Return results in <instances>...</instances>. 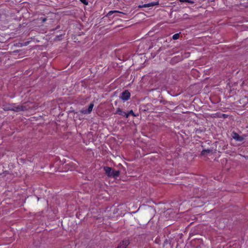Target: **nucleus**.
Masks as SVG:
<instances>
[{"mask_svg": "<svg viewBox=\"0 0 248 248\" xmlns=\"http://www.w3.org/2000/svg\"><path fill=\"white\" fill-rule=\"evenodd\" d=\"M4 110H12L16 112H19L20 111H24L27 108H26L22 105H18L16 106L14 105H9L4 108Z\"/></svg>", "mask_w": 248, "mask_h": 248, "instance_id": "f257e3e1", "label": "nucleus"}, {"mask_svg": "<svg viewBox=\"0 0 248 248\" xmlns=\"http://www.w3.org/2000/svg\"><path fill=\"white\" fill-rule=\"evenodd\" d=\"M104 170L109 177L115 178L118 177L120 174V171L119 170H112L110 167H104Z\"/></svg>", "mask_w": 248, "mask_h": 248, "instance_id": "f03ea898", "label": "nucleus"}, {"mask_svg": "<svg viewBox=\"0 0 248 248\" xmlns=\"http://www.w3.org/2000/svg\"><path fill=\"white\" fill-rule=\"evenodd\" d=\"M130 93L128 90L124 91L120 96V98L124 101H127L130 99Z\"/></svg>", "mask_w": 248, "mask_h": 248, "instance_id": "7ed1b4c3", "label": "nucleus"}, {"mask_svg": "<svg viewBox=\"0 0 248 248\" xmlns=\"http://www.w3.org/2000/svg\"><path fill=\"white\" fill-rule=\"evenodd\" d=\"M232 136L233 139L238 141H242L244 140V138L240 136L238 133L233 132Z\"/></svg>", "mask_w": 248, "mask_h": 248, "instance_id": "20e7f679", "label": "nucleus"}, {"mask_svg": "<svg viewBox=\"0 0 248 248\" xmlns=\"http://www.w3.org/2000/svg\"><path fill=\"white\" fill-rule=\"evenodd\" d=\"M159 4L158 1H154L148 3L147 4H145L143 5H140L138 7L139 8H146V7H152L155 5H158Z\"/></svg>", "mask_w": 248, "mask_h": 248, "instance_id": "39448f33", "label": "nucleus"}, {"mask_svg": "<svg viewBox=\"0 0 248 248\" xmlns=\"http://www.w3.org/2000/svg\"><path fill=\"white\" fill-rule=\"evenodd\" d=\"M93 104H90L89 107H88V108L87 110H84L82 111V112L84 114H89L90 113H91V112L93 110Z\"/></svg>", "mask_w": 248, "mask_h": 248, "instance_id": "423d86ee", "label": "nucleus"}, {"mask_svg": "<svg viewBox=\"0 0 248 248\" xmlns=\"http://www.w3.org/2000/svg\"><path fill=\"white\" fill-rule=\"evenodd\" d=\"M115 114H118L123 116L124 114H125V112L123 111L120 108H118L117 109Z\"/></svg>", "mask_w": 248, "mask_h": 248, "instance_id": "0eeeda50", "label": "nucleus"}, {"mask_svg": "<svg viewBox=\"0 0 248 248\" xmlns=\"http://www.w3.org/2000/svg\"><path fill=\"white\" fill-rule=\"evenodd\" d=\"M179 37H180L179 33H176L172 36V39L173 40H177L179 38Z\"/></svg>", "mask_w": 248, "mask_h": 248, "instance_id": "6e6552de", "label": "nucleus"}, {"mask_svg": "<svg viewBox=\"0 0 248 248\" xmlns=\"http://www.w3.org/2000/svg\"><path fill=\"white\" fill-rule=\"evenodd\" d=\"M114 13H120V12L118 11H111L108 13L107 15H108V16H110Z\"/></svg>", "mask_w": 248, "mask_h": 248, "instance_id": "1a4fd4ad", "label": "nucleus"}, {"mask_svg": "<svg viewBox=\"0 0 248 248\" xmlns=\"http://www.w3.org/2000/svg\"><path fill=\"white\" fill-rule=\"evenodd\" d=\"M128 113H129V115H132L134 116H136V115L134 114V113L132 110H131L130 111H129Z\"/></svg>", "mask_w": 248, "mask_h": 248, "instance_id": "9d476101", "label": "nucleus"}, {"mask_svg": "<svg viewBox=\"0 0 248 248\" xmlns=\"http://www.w3.org/2000/svg\"><path fill=\"white\" fill-rule=\"evenodd\" d=\"M181 2H187L190 3H193V1H189L188 0H179Z\"/></svg>", "mask_w": 248, "mask_h": 248, "instance_id": "9b49d317", "label": "nucleus"}, {"mask_svg": "<svg viewBox=\"0 0 248 248\" xmlns=\"http://www.w3.org/2000/svg\"><path fill=\"white\" fill-rule=\"evenodd\" d=\"M80 0L82 3H83V4H84L85 5H87L88 3L86 0Z\"/></svg>", "mask_w": 248, "mask_h": 248, "instance_id": "f8f14e48", "label": "nucleus"}, {"mask_svg": "<svg viewBox=\"0 0 248 248\" xmlns=\"http://www.w3.org/2000/svg\"><path fill=\"white\" fill-rule=\"evenodd\" d=\"M41 19L42 20V22H45L46 20V18H41Z\"/></svg>", "mask_w": 248, "mask_h": 248, "instance_id": "ddd939ff", "label": "nucleus"}, {"mask_svg": "<svg viewBox=\"0 0 248 248\" xmlns=\"http://www.w3.org/2000/svg\"><path fill=\"white\" fill-rule=\"evenodd\" d=\"M129 115V113H126V112H125V114H124L123 116H125L126 118H128Z\"/></svg>", "mask_w": 248, "mask_h": 248, "instance_id": "4468645a", "label": "nucleus"}, {"mask_svg": "<svg viewBox=\"0 0 248 248\" xmlns=\"http://www.w3.org/2000/svg\"><path fill=\"white\" fill-rule=\"evenodd\" d=\"M204 152H207L208 153H209L210 152V150H203V151H202V153L203 154V153Z\"/></svg>", "mask_w": 248, "mask_h": 248, "instance_id": "2eb2a0df", "label": "nucleus"}]
</instances>
